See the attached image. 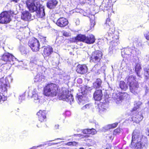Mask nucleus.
<instances>
[{"instance_id": "nucleus-33", "label": "nucleus", "mask_w": 149, "mask_h": 149, "mask_svg": "<svg viewBox=\"0 0 149 149\" xmlns=\"http://www.w3.org/2000/svg\"><path fill=\"white\" fill-rule=\"evenodd\" d=\"M121 129L119 127H118L113 131V134L116 135L119 134L121 132Z\"/></svg>"}, {"instance_id": "nucleus-51", "label": "nucleus", "mask_w": 149, "mask_h": 149, "mask_svg": "<svg viewBox=\"0 0 149 149\" xmlns=\"http://www.w3.org/2000/svg\"><path fill=\"white\" fill-rule=\"evenodd\" d=\"M79 149H84L83 148L81 147Z\"/></svg>"}, {"instance_id": "nucleus-36", "label": "nucleus", "mask_w": 149, "mask_h": 149, "mask_svg": "<svg viewBox=\"0 0 149 149\" xmlns=\"http://www.w3.org/2000/svg\"><path fill=\"white\" fill-rule=\"evenodd\" d=\"M84 135L80 134H76L74 135V136H75L77 137H79L80 139H82V140L83 138V137H84Z\"/></svg>"}, {"instance_id": "nucleus-45", "label": "nucleus", "mask_w": 149, "mask_h": 149, "mask_svg": "<svg viewBox=\"0 0 149 149\" xmlns=\"http://www.w3.org/2000/svg\"><path fill=\"white\" fill-rule=\"evenodd\" d=\"M72 146H76L77 144V142H75V141L72 142Z\"/></svg>"}, {"instance_id": "nucleus-9", "label": "nucleus", "mask_w": 149, "mask_h": 149, "mask_svg": "<svg viewBox=\"0 0 149 149\" xmlns=\"http://www.w3.org/2000/svg\"><path fill=\"white\" fill-rule=\"evenodd\" d=\"M11 20L10 16L8 12L4 11L0 14V23L7 24Z\"/></svg>"}, {"instance_id": "nucleus-18", "label": "nucleus", "mask_w": 149, "mask_h": 149, "mask_svg": "<svg viewBox=\"0 0 149 149\" xmlns=\"http://www.w3.org/2000/svg\"><path fill=\"white\" fill-rule=\"evenodd\" d=\"M95 37L93 35L89 34L86 36L85 43L88 44H93L95 42Z\"/></svg>"}, {"instance_id": "nucleus-21", "label": "nucleus", "mask_w": 149, "mask_h": 149, "mask_svg": "<svg viewBox=\"0 0 149 149\" xmlns=\"http://www.w3.org/2000/svg\"><path fill=\"white\" fill-rule=\"evenodd\" d=\"M82 132L84 134L94 135L97 133L96 130L93 128L85 129L82 130Z\"/></svg>"}, {"instance_id": "nucleus-30", "label": "nucleus", "mask_w": 149, "mask_h": 149, "mask_svg": "<svg viewBox=\"0 0 149 149\" xmlns=\"http://www.w3.org/2000/svg\"><path fill=\"white\" fill-rule=\"evenodd\" d=\"M118 124V122H116L111 124H109L107 126V128L109 130L114 128L117 126Z\"/></svg>"}, {"instance_id": "nucleus-26", "label": "nucleus", "mask_w": 149, "mask_h": 149, "mask_svg": "<svg viewBox=\"0 0 149 149\" xmlns=\"http://www.w3.org/2000/svg\"><path fill=\"white\" fill-rule=\"evenodd\" d=\"M119 85L120 88L122 91H126L128 89L127 85L124 81H120Z\"/></svg>"}, {"instance_id": "nucleus-2", "label": "nucleus", "mask_w": 149, "mask_h": 149, "mask_svg": "<svg viewBox=\"0 0 149 149\" xmlns=\"http://www.w3.org/2000/svg\"><path fill=\"white\" fill-rule=\"evenodd\" d=\"M146 142V139L143 138L140 133L134 131L132 133V139L130 147L134 149H142Z\"/></svg>"}, {"instance_id": "nucleus-42", "label": "nucleus", "mask_w": 149, "mask_h": 149, "mask_svg": "<svg viewBox=\"0 0 149 149\" xmlns=\"http://www.w3.org/2000/svg\"><path fill=\"white\" fill-rule=\"evenodd\" d=\"M90 105L89 104H87L84 106L82 108L83 109L86 108H89Z\"/></svg>"}, {"instance_id": "nucleus-25", "label": "nucleus", "mask_w": 149, "mask_h": 149, "mask_svg": "<svg viewBox=\"0 0 149 149\" xmlns=\"http://www.w3.org/2000/svg\"><path fill=\"white\" fill-rule=\"evenodd\" d=\"M61 96L62 98L65 101L68 102H71L73 101L74 98L73 95L71 94L67 95H63Z\"/></svg>"}, {"instance_id": "nucleus-49", "label": "nucleus", "mask_w": 149, "mask_h": 149, "mask_svg": "<svg viewBox=\"0 0 149 149\" xmlns=\"http://www.w3.org/2000/svg\"><path fill=\"white\" fill-rule=\"evenodd\" d=\"M70 55H74V54H73V52H70Z\"/></svg>"}, {"instance_id": "nucleus-16", "label": "nucleus", "mask_w": 149, "mask_h": 149, "mask_svg": "<svg viewBox=\"0 0 149 149\" xmlns=\"http://www.w3.org/2000/svg\"><path fill=\"white\" fill-rule=\"evenodd\" d=\"M36 13V16L39 18H42L45 16V9L44 7L40 5L38 9L35 11Z\"/></svg>"}, {"instance_id": "nucleus-6", "label": "nucleus", "mask_w": 149, "mask_h": 149, "mask_svg": "<svg viewBox=\"0 0 149 149\" xmlns=\"http://www.w3.org/2000/svg\"><path fill=\"white\" fill-rule=\"evenodd\" d=\"M7 86L6 80L3 78L0 79V102L4 101L6 100V98L3 94L5 92H7Z\"/></svg>"}, {"instance_id": "nucleus-29", "label": "nucleus", "mask_w": 149, "mask_h": 149, "mask_svg": "<svg viewBox=\"0 0 149 149\" xmlns=\"http://www.w3.org/2000/svg\"><path fill=\"white\" fill-rule=\"evenodd\" d=\"M102 84V81L100 80L97 79L95 82L93 83L94 88L96 90L102 87L101 85Z\"/></svg>"}, {"instance_id": "nucleus-39", "label": "nucleus", "mask_w": 149, "mask_h": 149, "mask_svg": "<svg viewBox=\"0 0 149 149\" xmlns=\"http://www.w3.org/2000/svg\"><path fill=\"white\" fill-rule=\"evenodd\" d=\"M91 23V27H93L94 26L95 24V20L94 19H91L90 20Z\"/></svg>"}, {"instance_id": "nucleus-50", "label": "nucleus", "mask_w": 149, "mask_h": 149, "mask_svg": "<svg viewBox=\"0 0 149 149\" xmlns=\"http://www.w3.org/2000/svg\"><path fill=\"white\" fill-rule=\"evenodd\" d=\"M105 149H111V147H110V148H106Z\"/></svg>"}, {"instance_id": "nucleus-23", "label": "nucleus", "mask_w": 149, "mask_h": 149, "mask_svg": "<svg viewBox=\"0 0 149 149\" xmlns=\"http://www.w3.org/2000/svg\"><path fill=\"white\" fill-rule=\"evenodd\" d=\"M31 17V14L27 11H23L22 13L21 18L24 20H28Z\"/></svg>"}, {"instance_id": "nucleus-11", "label": "nucleus", "mask_w": 149, "mask_h": 149, "mask_svg": "<svg viewBox=\"0 0 149 149\" xmlns=\"http://www.w3.org/2000/svg\"><path fill=\"white\" fill-rule=\"evenodd\" d=\"M68 23V21L66 18L61 17L57 20L56 24L58 26L63 28L67 25Z\"/></svg>"}, {"instance_id": "nucleus-15", "label": "nucleus", "mask_w": 149, "mask_h": 149, "mask_svg": "<svg viewBox=\"0 0 149 149\" xmlns=\"http://www.w3.org/2000/svg\"><path fill=\"white\" fill-rule=\"evenodd\" d=\"M53 52V48L51 46H48L45 47L42 54L45 57H47L50 56Z\"/></svg>"}, {"instance_id": "nucleus-1", "label": "nucleus", "mask_w": 149, "mask_h": 149, "mask_svg": "<svg viewBox=\"0 0 149 149\" xmlns=\"http://www.w3.org/2000/svg\"><path fill=\"white\" fill-rule=\"evenodd\" d=\"M104 28L108 31V36L106 38L107 40H110V44L113 47L117 45L119 42V36L115 34V28L113 21L109 17L107 18L104 25Z\"/></svg>"}, {"instance_id": "nucleus-44", "label": "nucleus", "mask_w": 149, "mask_h": 149, "mask_svg": "<svg viewBox=\"0 0 149 149\" xmlns=\"http://www.w3.org/2000/svg\"><path fill=\"white\" fill-rule=\"evenodd\" d=\"M82 81V79L81 78H79L77 80V82L79 83H81Z\"/></svg>"}, {"instance_id": "nucleus-7", "label": "nucleus", "mask_w": 149, "mask_h": 149, "mask_svg": "<svg viewBox=\"0 0 149 149\" xmlns=\"http://www.w3.org/2000/svg\"><path fill=\"white\" fill-rule=\"evenodd\" d=\"M28 45L33 52H37L39 50L40 42L35 37H33L29 39Z\"/></svg>"}, {"instance_id": "nucleus-3", "label": "nucleus", "mask_w": 149, "mask_h": 149, "mask_svg": "<svg viewBox=\"0 0 149 149\" xmlns=\"http://www.w3.org/2000/svg\"><path fill=\"white\" fill-rule=\"evenodd\" d=\"M59 86L54 83H50L46 85L43 89V94L47 97H54L59 94Z\"/></svg>"}, {"instance_id": "nucleus-46", "label": "nucleus", "mask_w": 149, "mask_h": 149, "mask_svg": "<svg viewBox=\"0 0 149 149\" xmlns=\"http://www.w3.org/2000/svg\"><path fill=\"white\" fill-rule=\"evenodd\" d=\"M11 2L13 1L15 3H17L19 1V0H10Z\"/></svg>"}, {"instance_id": "nucleus-20", "label": "nucleus", "mask_w": 149, "mask_h": 149, "mask_svg": "<svg viewBox=\"0 0 149 149\" xmlns=\"http://www.w3.org/2000/svg\"><path fill=\"white\" fill-rule=\"evenodd\" d=\"M143 118V116L141 113L138 112V113L136 114L133 117V120L136 123H139Z\"/></svg>"}, {"instance_id": "nucleus-17", "label": "nucleus", "mask_w": 149, "mask_h": 149, "mask_svg": "<svg viewBox=\"0 0 149 149\" xmlns=\"http://www.w3.org/2000/svg\"><path fill=\"white\" fill-rule=\"evenodd\" d=\"M58 3V1L56 0H48L47 3V7L52 9L54 8Z\"/></svg>"}, {"instance_id": "nucleus-19", "label": "nucleus", "mask_w": 149, "mask_h": 149, "mask_svg": "<svg viewBox=\"0 0 149 149\" xmlns=\"http://www.w3.org/2000/svg\"><path fill=\"white\" fill-rule=\"evenodd\" d=\"M128 96L129 95L126 92L120 93L119 95V96L118 98H117L116 99V103H119V101H122L124 99L127 98Z\"/></svg>"}, {"instance_id": "nucleus-28", "label": "nucleus", "mask_w": 149, "mask_h": 149, "mask_svg": "<svg viewBox=\"0 0 149 149\" xmlns=\"http://www.w3.org/2000/svg\"><path fill=\"white\" fill-rule=\"evenodd\" d=\"M86 36L85 35L79 34L76 36L77 41L82 42L85 43Z\"/></svg>"}, {"instance_id": "nucleus-40", "label": "nucleus", "mask_w": 149, "mask_h": 149, "mask_svg": "<svg viewBox=\"0 0 149 149\" xmlns=\"http://www.w3.org/2000/svg\"><path fill=\"white\" fill-rule=\"evenodd\" d=\"M86 3V0H79V3L81 5H83Z\"/></svg>"}, {"instance_id": "nucleus-43", "label": "nucleus", "mask_w": 149, "mask_h": 149, "mask_svg": "<svg viewBox=\"0 0 149 149\" xmlns=\"http://www.w3.org/2000/svg\"><path fill=\"white\" fill-rule=\"evenodd\" d=\"M63 35L65 37H68L69 36V33L66 31L64 32L63 33Z\"/></svg>"}, {"instance_id": "nucleus-13", "label": "nucleus", "mask_w": 149, "mask_h": 149, "mask_svg": "<svg viewBox=\"0 0 149 149\" xmlns=\"http://www.w3.org/2000/svg\"><path fill=\"white\" fill-rule=\"evenodd\" d=\"M14 58V56L12 54L6 52L1 57V59L6 62H10L11 61H13Z\"/></svg>"}, {"instance_id": "nucleus-22", "label": "nucleus", "mask_w": 149, "mask_h": 149, "mask_svg": "<svg viewBox=\"0 0 149 149\" xmlns=\"http://www.w3.org/2000/svg\"><path fill=\"white\" fill-rule=\"evenodd\" d=\"M104 105V104L102 102H100L97 105L99 111L101 114L105 113L107 111Z\"/></svg>"}, {"instance_id": "nucleus-31", "label": "nucleus", "mask_w": 149, "mask_h": 149, "mask_svg": "<svg viewBox=\"0 0 149 149\" xmlns=\"http://www.w3.org/2000/svg\"><path fill=\"white\" fill-rule=\"evenodd\" d=\"M40 41L43 44H45L47 42V41L46 40V37L42 36H40Z\"/></svg>"}, {"instance_id": "nucleus-52", "label": "nucleus", "mask_w": 149, "mask_h": 149, "mask_svg": "<svg viewBox=\"0 0 149 149\" xmlns=\"http://www.w3.org/2000/svg\"><path fill=\"white\" fill-rule=\"evenodd\" d=\"M91 149V148H89V149Z\"/></svg>"}, {"instance_id": "nucleus-8", "label": "nucleus", "mask_w": 149, "mask_h": 149, "mask_svg": "<svg viewBox=\"0 0 149 149\" xmlns=\"http://www.w3.org/2000/svg\"><path fill=\"white\" fill-rule=\"evenodd\" d=\"M26 4L29 10L33 13L36 10L40 5L39 1L36 0H28Z\"/></svg>"}, {"instance_id": "nucleus-48", "label": "nucleus", "mask_w": 149, "mask_h": 149, "mask_svg": "<svg viewBox=\"0 0 149 149\" xmlns=\"http://www.w3.org/2000/svg\"><path fill=\"white\" fill-rule=\"evenodd\" d=\"M58 125H56L55 126V128L56 129H57L58 128Z\"/></svg>"}, {"instance_id": "nucleus-35", "label": "nucleus", "mask_w": 149, "mask_h": 149, "mask_svg": "<svg viewBox=\"0 0 149 149\" xmlns=\"http://www.w3.org/2000/svg\"><path fill=\"white\" fill-rule=\"evenodd\" d=\"M26 26L24 27H20L19 28V31L17 33L19 34L20 32H22L23 33H25L26 31Z\"/></svg>"}, {"instance_id": "nucleus-24", "label": "nucleus", "mask_w": 149, "mask_h": 149, "mask_svg": "<svg viewBox=\"0 0 149 149\" xmlns=\"http://www.w3.org/2000/svg\"><path fill=\"white\" fill-rule=\"evenodd\" d=\"M77 98L78 100V103L79 104L82 102V104H84L85 103V100L87 99V97L84 94L78 95L77 96Z\"/></svg>"}, {"instance_id": "nucleus-38", "label": "nucleus", "mask_w": 149, "mask_h": 149, "mask_svg": "<svg viewBox=\"0 0 149 149\" xmlns=\"http://www.w3.org/2000/svg\"><path fill=\"white\" fill-rule=\"evenodd\" d=\"M139 108V106L138 105H136L135 106L132 108L131 111L132 112L135 111L137 110V109Z\"/></svg>"}, {"instance_id": "nucleus-34", "label": "nucleus", "mask_w": 149, "mask_h": 149, "mask_svg": "<svg viewBox=\"0 0 149 149\" xmlns=\"http://www.w3.org/2000/svg\"><path fill=\"white\" fill-rule=\"evenodd\" d=\"M145 73L146 74V76L149 77V65H148L147 67L144 69Z\"/></svg>"}, {"instance_id": "nucleus-5", "label": "nucleus", "mask_w": 149, "mask_h": 149, "mask_svg": "<svg viewBox=\"0 0 149 149\" xmlns=\"http://www.w3.org/2000/svg\"><path fill=\"white\" fill-rule=\"evenodd\" d=\"M103 55V54L101 51L95 50L92 53L90 57V61L96 64L100 63L102 61Z\"/></svg>"}, {"instance_id": "nucleus-41", "label": "nucleus", "mask_w": 149, "mask_h": 149, "mask_svg": "<svg viewBox=\"0 0 149 149\" xmlns=\"http://www.w3.org/2000/svg\"><path fill=\"white\" fill-rule=\"evenodd\" d=\"M144 36L146 39L149 40V32L148 33L144 34Z\"/></svg>"}, {"instance_id": "nucleus-32", "label": "nucleus", "mask_w": 149, "mask_h": 149, "mask_svg": "<svg viewBox=\"0 0 149 149\" xmlns=\"http://www.w3.org/2000/svg\"><path fill=\"white\" fill-rule=\"evenodd\" d=\"M89 136H90L88 135H84L82 140L86 142H91L92 141V139L88 138Z\"/></svg>"}, {"instance_id": "nucleus-37", "label": "nucleus", "mask_w": 149, "mask_h": 149, "mask_svg": "<svg viewBox=\"0 0 149 149\" xmlns=\"http://www.w3.org/2000/svg\"><path fill=\"white\" fill-rule=\"evenodd\" d=\"M69 41L71 43L75 42H77L76 39V36L74 38H70Z\"/></svg>"}, {"instance_id": "nucleus-10", "label": "nucleus", "mask_w": 149, "mask_h": 149, "mask_svg": "<svg viewBox=\"0 0 149 149\" xmlns=\"http://www.w3.org/2000/svg\"><path fill=\"white\" fill-rule=\"evenodd\" d=\"M88 68L85 64H78L77 65L76 71L79 74L83 75L86 74L88 72Z\"/></svg>"}, {"instance_id": "nucleus-12", "label": "nucleus", "mask_w": 149, "mask_h": 149, "mask_svg": "<svg viewBox=\"0 0 149 149\" xmlns=\"http://www.w3.org/2000/svg\"><path fill=\"white\" fill-rule=\"evenodd\" d=\"M38 120L41 122H43L47 118V112L45 110H40L37 113Z\"/></svg>"}, {"instance_id": "nucleus-14", "label": "nucleus", "mask_w": 149, "mask_h": 149, "mask_svg": "<svg viewBox=\"0 0 149 149\" xmlns=\"http://www.w3.org/2000/svg\"><path fill=\"white\" fill-rule=\"evenodd\" d=\"M102 91L101 89L96 90L93 95L94 99L97 101L101 100L102 98Z\"/></svg>"}, {"instance_id": "nucleus-27", "label": "nucleus", "mask_w": 149, "mask_h": 149, "mask_svg": "<svg viewBox=\"0 0 149 149\" xmlns=\"http://www.w3.org/2000/svg\"><path fill=\"white\" fill-rule=\"evenodd\" d=\"M135 71L137 75L139 76L140 74L142 69L141 65L140 63H137L135 64Z\"/></svg>"}, {"instance_id": "nucleus-47", "label": "nucleus", "mask_w": 149, "mask_h": 149, "mask_svg": "<svg viewBox=\"0 0 149 149\" xmlns=\"http://www.w3.org/2000/svg\"><path fill=\"white\" fill-rule=\"evenodd\" d=\"M72 142H68L67 143V145L68 146H72Z\"/></svg>"}, {"instance_id": "nucleus-4", "label": "nucleus", "mask_w": 149, "mask_h": 149, "mask_svg": "<svg viewBox=\"0 0 149 149\" xmlns=\"http://www.w3.org/2000/svg\"><path fill=\"white\" fill-rule=\"evenodd\" d=\"M127 84L128 85L130 91L134 95L137 94L138 88H139V84L136 80L135 76H127L125 78Z\"/></svg>"}]
</instances>
